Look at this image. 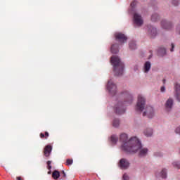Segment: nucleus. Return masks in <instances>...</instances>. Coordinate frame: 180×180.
<instances>
[{
    "mask_svg": "<svg viewBox=\"0 0 180 180\" xmlns=\"http://www.w3.org/2000/svg\"><path fill=\"white\" fill-rule=\"evenodd\" d=\"M51 150H53V148L50 145H47L44 149V155H45V157H50Z\"/></svg>",
    "mask_w": 180,
    "mask_h": 180,
    "instance_id": "ddd939ff",
    "label": "nucleus"
},
{
    "mask_svg": "<svg viewBox=\"0 0 180 180\" xmlns=\"http://www.w3.org/2000/svg\"><path fill=\"white\" fill-rule=\"evenodd\" d=\"M150 68H151V63H150V61L146 62L143 67L144 72H146V73L148 72Z\"/></svg>",
    "mask_w": 180,
    "mask_h": 180,
    "instance_id": "a211bd4d",
    "label": "nucleus"
},
{
    "mask_svg": "<svg viewBox=\"0 0 180 180\" xmlns=\"http://www.w3.org/2000/svg\"><path fill=\"white\" fill-rule=\"evenodd\" d=\"M72 162H73L72 159H67L65 165L68 166L72 165Z\"/></svg>",
    "mask_w": 180,
    "mask_h": 180,
    "instance_id": "a878e982",
    "label": "nucleus"
},
{
    "mask_svg": "<svg viewBox=\"0 0 180 180\" xmlns=\"http://www.w3.org/2000/svg\"><path fill=\"white\" fill-rule=\"evenodd\" d=\"M44 136H45V139H47V137H49V132L46 131Z\"/></svg>",
    "mask_w": 180,
    "mask_h": 180,
    "instance_id": "c9c22d12",
    "label": "nucleus"
},
{
    "mask_svg": "<svg viewBox=\"0 0 180 180\" xmlns=\"http://www.w3.org/2000/svg\"><path fill=\"white\" fill-rule=\"evenodd\" d=\"M179 4V0H173L172 1V4L174 5V6H178Z\"/></svg>",
    "mask_w": 180,
    "mask_h": 180,
    "instance_id": "c756f323",
    "label": "nucleus"
},
{
    "mask_svg": "<svg viewBox=\"0 0 180 180\" xmlns=\"http://www.w3.org/2000/svg\"><path fill=\"white\" fill-rule=\"evenodd\" d=\"M163 82H164V84H165V79H163Z\"/></svg>",
    "mask_w": 180,
    "mask_h": 180,
    "instance_id": "ea45409f",
    "label": "nucleus"
},
{
    "mask_svg": "<svg viewBox=\"0 0 180 180\" xmlns=\"http://www.w3.org/2000/svg\"><path fill=\"white\" fill-rule=\"evenodd\" d=\"M111 52L113 54H117L119 53V45L117 44H112L111 46Z\"/></svg>",
    "mask_w": 180,
    "mask_h": 180,
    "instance_id": "dca6fc26",
    "label": "nucleus"
},
{
    "mask_svg": "<svg viewBox=\"0 0 180 180\" xmlns=\"http://www.w3.org/2000/svg\"><path fill=\"white\" fill-rule=\"evenodd\" d=\"M146 106V98L141 95L139 94L138 96V101L136 106V112H143L144 110V108Z\"/></svg>",
    "mask_w": 180,
    "mask_h": 180,
    "instance_id": "7ed1b4c3",
    "label": "nucleus"
},
{
    "mask_svg": "<svg viewBox=\"0 0 180 180\" xmlns=\"http://www.w3.org/2000/svg\"><path fill=\"white\" fill-rule=\"evenodd\" d=\"M174 89L176 91V99L180 102V84H176L174 86Z\"/></svg>",
    "mask_w": 180,
    "mask_h": 180,
    "instance_id": "2eb2a0df",
    "label": "nucleus"
},
{
    "mask_svg": "<svg viewBox=\"0 0 180 180\" xmlns=\"http://www.w3.org/2000/svg\"><path fill=\"white\" fill-rule=\"evenodd\" d=\"M17 180H22V178H20V177H17Z\"/></svg>",
    "mask_w": 180,
    "mask_h": 180,
    "instance_id": "58836bf2",
    "label": "nucleus"
},
{
    "mask_svg": "<svg viewBox=\"0 0 180 180\" xmlns=\"http://www.w3.org/2000/svg\"><path fill=\"white\" fill-rule=\"evenodd\" d=\"M174 167H175L176 168H178L179 169H180V162H174L173 163Z\"/></svg>",
    "mask_w": 180,
    "mask_h": 180,
    "instance_id": "bb28decb",
    "label": "nucleus"
},
{
    "mask_svg": "<svg viewBox=\"0 0 180 180\" xmlns=\"http://www.w3.org/2000/svg\"><path fill=\"white\" fill-rule=\"evenodd\" d=\"M174 105V100L172 98H169L165 103V109L167 111H169L172 109V106Z\"/></svg>",
    "mask_w": 180,
    "mask_h": 180,
    "instance_id": "9b49d317",
    "label": "nucleus"
},
{
    "mask_svg": "<svg viewBox=\"0 0 180 180\" xmlns=\"http://www.w3.org/2000/svg\"><path fill=\"white\" fill-rule=\"evenodd\" d=\"M123 180H130L129 178V176L127 174H124L123 175Z\"/></svg>",
    "mask_w": 180,
    "mask_h": 180,
    "instance_id": "2f4dec72",
    "label": "nucleus"
},
{
    "mask_svg": "<svg viewBox=\"0 0 180 180\" xmlns=\"http://www.w3.org/2000/svg\"><path fill=\"white\" fill-rule=\"evenodd\" d=\"M118 165L121 169H127V168L130 167V163L129 162V160L123 158L120 160Z\"/></svg>",
    "mask_w": 180,
    "mask_h": 180,
    "instance_id": "6e6552de",
    "label": "nucleus"
},
{
    "mask_svg": "<svg viewBox=\"0 0 180 180\" xmlns=\"http://www.w3.org/2000/svg\"><path fill=\"white\" fill-rule=\"evenodd\" d=\"M110 140L112 144H116V143H117V140H119V138H117L116 135H112L110 137Z\"/></svg>",
    "mask_w": 180,
    "mask_h": 180,
    "instance_id": "5701e85b",
    "label": "nucleus"
},
{
    "mask_svg": "<svg viewBox=\"0 0 180 180\" xmlns=\"http://www.w3.org/2000/svg\"><path fill=\"white\" fill-rule=\"evenodd\" d=\"M60 172H58V170H55L52 173V178H53V179H58V178H60Z\"/></svg>",
    "mask_w": 180,
    "mask_h": 180,
    "instance_id": "aec40b11",
    "label": "nucleus"
},
{
    "mask_svg": "<svg viewBox=\"0 0 180 180\" xmlns=\"http://www.w3.org/2000/svg\"><path fill=\"white\" fill-rule=\"evenodd\" d=\"M161 178L165 179L167 178V169H163L160 172Z\"/></svg>",
    "mask_w": 180,
    "mask_h": 180,
    "instance_id": "b1692460",
    "label": "nucleus"
},
{
    "mask_svg": "<svg viewBox=\"0 0 180 180\" xmlns=\"http://www.w3.org/2000/svg\"><path fill=\"white\" fill-rule=\"evenodd\" d=\"M120 140L122 143V150L127 153H129V151H136V150L140 148V141L136 136L132 137L129 140L127 134H122L120 136Z\"/></svg>",
    "mask_w": 180,
    "mask_h": 180,
    "instance_id": "f257e3e1",
    "label": "nucleus"
},
{
    "mask_svg": "<svg viewBox=\"0 0 180 180\" xmlns=\"http://www.w3.org/2000/svg\"><path fill=\"white\" fill-rule=\"evenodd\" d=\"M157 19H158V14L155 13L152 15V17H151L152 22H157Z\"/></svg>",
    "mask_w": 180,
    "mask_h": 180,
    "instance_id": "393cba45",
    "label": "nucleus"
},
{
    "mask_svg": "<svg viewBox=\"0 0 180 180\" xmlns=\"http://www.w3.org/2000/svg\"><path fill=\"white\" fill-rule=\"evenodd\" d=\"M143 134L146 137H151L153 136V129H146L144 131Z\"/></svg>",
    "mask_w": 180,
    "mask_h": 180,
    "instance_id": "6ab92c4d",
    "label": "nucleus"
},
{
    "mask_svg": "<svg viewBox=\"0 0 180 180\" xmlns=\"http://www.w3.org/2000/svg\"><path fill=\"white\" fill-rule=\"evenodd\" d=\"M107 89L111 95H116L117 91L116 84L113 83L112 79L109 80L107 84Z\"/></svg>",
    "mask_w": 180,
    "mask_h": 180,
    "instance_id": "20e7f679",
    "label": "nucleus"
},
{
    "mask_svg": "<svg viewBox=\"0 0 180 180\" xmlns=\"http://www.w3.org/2000/svg\"><path fill=\"white\" fill-rule=\"evenodd\" d=\"M60 176H62L63 178H66V177H67V174H65V172H64V171H62V172L60 173Z\"/></svg>",
    "mask_w": 180,
    "mask_h": 180,
    "instance_id": "7c9ffc66",
    "label": "nucleus"
},
{
    "mask_svg": "<svg viewBox=\"0 0 180 180\" xmlns=\"http://www.w3.org/2000/svg\"><path fill=\"white\" fill-rule=\"evenodd\" d=\"M115 110L117 115H123L126 112L124 108V103L119 102L115 107Z\"/></svg>",
    "mask_w": 180,
    "mask_h": 180,
    "instance_id": "39448f33",
    "label": "nucleus"
},
{
    "mask_svg": "<svg viewBox=\"0 0 180 180\" xmlns=\"http://www.w3.org/2000/svg\"><path fill=\"white\" fill-rule=\"evenodd\" d=\"M158 56L162 57L163 56H165V54H167V50L165 49V48L161 46L158 49Z\"/></svg>",
    "mask_w": 180,
    "mask_h": 180,
    "instance_id": "f3484780",
    "label": "nucleus"
},
{
    "mask_svg": "<svg viewBox=\"0 0 180 180\" xmlns=\"http://www.w3.org/2000/svg\"><path fill=\"white\" fill-rule=\"evenodd\" d=\"M140 146H141L140 148H138L136 150L129 151L128 153H137V151H139L140 157H144V156L147 155V153H148V149H147V148H142L141 142H140Z\"/></svg>",
    "mask_w": 180,
    "mask_h": 180,
    "instance_id": "0eeeda50",
    "label": "nucleus"
},
{
    "mask_svg": "<svg viewBox=\"0 0 180 180\" xmlns=\"http://www.w3.org/2000/svg\"><path fill=\"white\" fill-rule=\"evenodd\" d=\"M116 40H118L120 43H124V41H127V37L124 36V34L122 33H117L115 34Z\"/></svg>",
    "mask_w": 180,
    "mask_h": 180,
    "instance_id": "9d476101",
    "label": "nucleus"
},
{
    "mask_svg": "<svg viewBox=\"0 0 180 180\" xmlns=\"http://www.w3.org/2000/svg\"><path fill=\"white\" fill-rule=\"evenodd\" d=\"M46 164H47V169H48L49 170L51 169V161L49 160V161L46 162Z\"/></svg>",
    "mask_w": 180,
    "mask_h": 180,
    "instance_id": "c85d7f7f",
    "label": "nucleus"
},
{
    "mask_svg": "<svg viewBox=\"0 0 180 180\" xmlns=\"http://www.w3.org/2000/svg\"><path fill=\"white\" fill-rule=\"evenodd\" d=\"M111 64L113 66V71L115 72V75L117 77H120V75H123V72L124 70V64L120 61V58L116 56L111 57Z\"/></svg>",
    "mask_w": 180,
    "mask_h": 180,
    "instance_id": "f03ea898",
    "label": "nucleus"
},
{
    "mask_svg": "<svg viewBox=\"0 0 180 180\" xmlns=\"http://www.w3.org/2000/svg\"><path fill=\"white\" fill-rule=\"evenodd\" d=\"M137 5V1H133L131 3V8H132V9Z\"/></svg>",
    "mask_w": 180,
    "mask_h": 180,
    "instance_id": "cd10ccee",
    "label": "nucleus"
},
{
    "mask_svg": "<svg viewBox=\"0 0 180 180\" xmlns=\"http://www.w3.org/2000/svg\"><path fill=\"white\" fill-rule=\"evenodd\" d=\"M171 46H172V49H170V51L172 52V51H174V47H175V44H172Z\"/></svg>",
    "mask_w": 180,
    "mask_h": 180,
    "instance_id": "72a5a7b5",
    "label": "nucleus"
},
{
    "mask_svg": "<svg viewBox=\"0 0 180 180\" xmlns=\"http://www.w3.org/2000/svg\"><path fill=\"white\" fill-rule=\"evenodd\" d=\"M136 70H137V67L136 68Z\"/></svg>",
    "mask_w": 180,
    "mask_h": 180,
    "instance_id": "a19ab883",
    "label": "nucleus"
},
{
    "mask_svg": "<svg viewBox=\"0 0 180 180\" xmlns=\"http://www.w3.org/2000/svg\"><path fill=\"white\" fill-rule=\"evenodd\" d=\"M134 23L136 26H141L143 23V18L141 15L137 13L134 14Z\"/></svg>",
    "mask_w": 180,
    "mask_h": 180,
    "instance_id": "423d86ee",
    "label": "nucleus"
},
{
    "mask_svg": "<svg viewBox=\"0 0 180 180\" xmlns=\"http://www.w3.org/2000/svg\"><path fill=\"white\" fill-rule=\"evenodd\" d=\"M39 136H40L41 139H44V137H45L44 134H43V133H41L39 134Z\"/></svg>",
    "mask_w": 180,
    "mask_h": 180,
    "instance_id": "e433bc0d",
    "label": "nucleus"
},
{
    "mask_svg": "<svg viewBox=\"0 0 180 180\" xmlns=\"http://www.w3.org/2000/svg\"><path fill=\"white\" fill-rule=\"evenodd\" d=\"M175 133H176V134H180V127L175 129Z\"/></svg>",
    "mask_w": 180,
    "mask_h": 180,
    "instance_id": "473e14b6",
    "label": "nucleus"
},
{
    "mask_svg": "<svg viewBox=\"0 0 180 180\" xmlns=\"http://www.w3.org/2000/svg\"><path fill=\"white\" fill-rule=\"evenodd\" d=\"M129 49H131V50H134V49H137V46L136 45V42L134 41H130Z\"/></svg>",
    "mask_w": 180,
    "mask_h": 180,
    "instance_id": "4be33fe9",
    "label": "nucleus"
},
{
    "mask_svg": "<svg viewBox=\"0 0 180 180\" xmlns=\"http://www.w3.org/2000/svg\"><path fill=\"white\" fill-rule=\"evenodd\" d=\"M146 115L149 119H151L154 116V108L151 106H147L146 111L143 112V116H146Z\"/></svg>",
    "mask_w": 180,
    "mask_h": 180,
    "instance_id": "1a4fd4ad",
    "label": "nucleus"
},
{
    "mask_svg": "<svg viewBox=\"0 0 180 180\" xmlns=\"http://www.w3.org/2000/svg\"><path fill=\"white\" fill-rule=\"evenodd\" d=\"M113 127H119L120 126V120L119 119H115L112 122Z\"/></svg>",
    "mask_w": 180,
    "mask_h": 180,
    "instance_id": "412c9836",
    "label": "nucleus"
},
{
    "mask_svg": "<svg viewBox=\"0 0 180 180\" xmlns=\"http://www.w3.org/2000/svg\"><path fill=\"white\" fill-rule=\"evenodd\" d=\"M161 25L163 29H166V30H169L172 27V24L165 20L161 22Z\"/></svg>",
    "mask_w": 180,
    "mask_h": 180,
    "instance_id": "f8f14e48",
    "label": "nucleus"
},
{
    "mask_svg": "<svg viewBox=\"0 0 180 180\" xmlns=\"http://www.w3.org/2000/svg\"><path fill=\"white\" fill-rule=\"evenodd\" d=\"M160 91L161 92H165V86H162Z\"/></svg>",
    "mask_w": 180,
    "mask_h": 180,
    "instance_id": "f704fd0d",
    "label": "nucleus"
},
{
    "mask_svg": "<svg viewBox=\"0 0 180 180\" xmlns=\"http://www.w3.org/2000/svg\"><path fill=\"white\" fill-rule=\"evenodd\" d=\"M148 34L150 37H155L157 36V29L154 27H150L148 28Z\"/></svg>",
    "mask_w": 180,
    "mask_h": 180,
    "instance_id": "4468645a",
    "label": "nucleus"
},
{
    "mask_svg": "<svg viewBox=\"0 0 180 180\" xmlns=\"http://www.w3.org/2000/svg\"><path fill=\"white\" fill-rule=\"evenodd\" d=\"M48 174H49V175H51V169H50V170L48 172Z\"/></svg>",
    "mask_w": 180,
    "mask_h": 180,
    "instance_id": "4c0bfd02",
    "label": "nucleus"
}]
</instances>
